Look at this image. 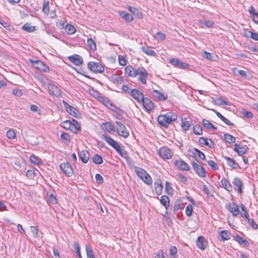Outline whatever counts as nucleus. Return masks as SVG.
Masks as SVG:
<instances>
[{"label":"nucleus","instance_id":"obj_1","mask_svg":"<svg viewBox=\"0 0 258 258\" xmlns=\"http://www.w3.org/2000/svg\"><path fill=\"white\" fill-rule=\"evenodd\" d=\"M88 69L94 73H102L104 69L102 65L98 62L89 61L87 64Z\"/></svg>","mask_w":258,"mask_h":258},{"label":"nucleus","instance_id":"obj_2","mask_svg":"<svg viewBox=\"0 0 258 258\" xmlns=\"http://www.w3.org/2000/svg\"><path fill=\"white\" fill-rule=\"evenodd\" d=\"M30 60L36 69L46 73L49 71V67L42 61L39 60H33L32 59H30Z\"/></svg>","mask_w":258,"mask_h":258},{"label":"nucleus","instance_id":"obj_3","mask_svg":"<svg viewBox=\"0 0 258 258\" xmlns=\"http://www.w3.org/2000/svg\"><path fill=\"white\" fill-rule=\"evenodd\" d=\"M191 166L195 172L199 176L202 178L206 177V171L202 166L196 163L195 161L191 162Z\"/></svg>","mask_w":258,"mask_h":258},{"label":"nucleus","instance_id":"obj_4","mask_svg":"<svg viewBox=\"0 0 258 258\" xmlns=\"http://www.w3.org/2000/svg\"><path fill=\"white\" fill-rule=\"evenodd\" d=\"M59 168L61 171L68 177L72 176L74 174L73 169L69 162L61 163Z\"/></svg>","mask_w":258,"mask_h":258},{"label":"nucleus","instance_id":"obj_5","mask_svg":"<svg viewBox=\"0 0 258 258\" xmlns=\"http://www.w3.org/2000/svg\"><path fill=\"white\" fill-rule=\"evenodd\" d=\"M115 123L117 126V132L119 136L126 138L129 136V132L126 130L125 126L121 122L115 121Z\"/></svg>","mask_w":258,"mask_h":258},{"label":"nucleus","instance_id":"obj_6","mask_svg":"<svg viewBox=\"0 0 258 258\" xmlns=\"http://www.w3.org/2000/svg\"><path fill=\"white\" fill-rule=\"evenodd\" d=\"M47 90L49 94L51 96H55L57 97L61 96V91L54 85L48 83Z\"/></svg>","mask_w":258,"mask_h":258},{"label":"nucleus","instance_id":"obj_7","mask_svg":"<svg viewBox=\"0 0 258 258\" xmlns=\"http://www.w3.org/2000/svg\"><path fill=\"white\" fill-rule=\"evenodd\" d=\"M141 102L145 110L148 113L152 111L155 107L154 103L148 98L144 97Z\"/></svg>","mask_w":258,"mask_h":258},{"label":"nucleus","instance_id":"obj_8","mask_svg":"<svg viewBox=\"0 0 258 258\" xmlns=\"http://www.w3.org/2000/svg\"><path fill=\"white\" fill-rule=\"evenodd\" d=\"M101 138L104 140L111 147L114 148L115 151L120 146L117 142L114 140L105 133L102 135Z\"/></svg>","mask_w":258,"mask_h":258},{"label":"nucleus","instance_id":"obj_9","mask_svg":"<svg viewBox=\"0 0 258 258\" xmlns=\"http://www.w3.org/2000/svg\"><path fill=\"white\" fill-rule=\"evenodd\" d=\"M130 95L139 103H141L142 99L144 97L142 92L137 89L131 90Z\"/></svg>","mask_w":258,"mask_h":258},{"label":"nucleus","instance_id":"obj_10","mask_svg":"<svg viewBox=\"0 0 258 258\" xmlns=\"http://www.w3.org/2000/svg\"><path fill=\"white\" fill-rule=\"evenodd\" d=\"M232 183L234 186V189L237 190L239 194L242 193V188L243 186V183L241 180L237 177H235Z\"/></svg>","mask_w":258,"mask_h":258},{"label":"nucleus","instance_id":"obj_11","mask_svg":"<svg viewBox=\"0 0 258 258\" xmlns=\"http://www.w3.org/2000/svg\"><path fill=\"white\" fill-rule=\"evenodd\" d=\"M159 155L164 159H169L172 157V153L169 148L163 147L159 149Z\"/></svg>","mask_w":258,"mask_h":258},{"label":"nucleus","instance_id":"obj_12","mask_svg":"<svg viewBox=\"0 0 258 258\" xmlns=\"http://www.w3.org/2000/svg\"><path fill=\"white\" fill-rule=\"evenodd\" d=\"M68 59L72 63L77 66H81L83 63L82 57L78 54H75L68 57Z\"/></svg>","mask_w":258,"mask_h":258},{"label":"nucleus","instance_id":"obj_13","mask_svg":"<svg viewBox=\"0 0 258 258\" xmlns=\"http://www.w3.org/2000/svg\"><path fill=\"white\" fill-rule=\"evenodd\" d=\"M98 94L97 100L102 103L107 107L112 105V102L106 97L103 96L100 92H97Z\"/></svg>","mask_w":258,"mask_h":258},{"label":"nucleus","instance_id":"obj_14","mask_svg":"<svg viewBox=\"0 0 258 258\" xmlns=\"http://www.w3.org/2000/svg\"><path fill=\"white\" fill-rule=\"evenodd\" d=\"M181 126L184 132L188 130L189 128L192 125V123L190 118L185 117L181 118Z\"/></svg>","mask_w":258,"mask_h":258},{"label":"nucleus","instance_id":"obj_15","mask_svg":"<svg viewBox=\"0 0 258 258\" xmlns=\"http://www.w3.org/2000/svg\"><path fill=\"white\" fill-rule=\"evenodd\" d=\"M199 142L200 144L204 145L210 148H213L215 146V143L212 140L204 137L199 138Z\"/></svg>","mask_w":258,"mask_h":258},{"label":"nucleus","instance_id":"obj_16","mask_svg":"<svg viewBox=\"0 0 258 258\" xmlns=\"http://www.w3.org/2000/svg\"><path fill=\"white\" fill-rule=\"evenodd\" d=\"M227 208L233 216H236L240 213L238 206L235 203L233 202L229 204Z\"/></svg>","mask_w":258,"mask_h":258},{"label":"nucleus","instance_id":"obj_17","mask_svg":"<svg viewBox=\"0 0 258 258\" xmlns=\"http://www.w3.org/2000/svg\"><path fill=\"white\" fill-rule=\"evenodd\" d=\"M207 241L203 236H199L196 241L197 247L200 249L204 250L206 248Z\"/></svg>","mask_w":258,"mask_h":258},{"label":"nucleus","instance_id":"obj_18","mask_svg":"<svg viewBox=\"0 0 258 258\" xmlns=\"http://www.w3.org/2000/svg\"><path fill=\"white\" fill-rule=\"evenodd\" d=\"M155 191L157 195H160L163 191V185L161 179H157L154 182Z\"/></svg>","mask_w":258,"mask_h":258},{"label":"nucleus","instance_id":"obj_19","mask_svg":"<svg viewBox=\"0 0 258 258\" xmlns=\"http://www.w3.org/2000/svg\"><path fill=\"white\" fill-rule=\"evenodd\" d=\"M223 158L226 160L227 164L232 169H237L240 168L239 164L235 160L225 156H223Z\"/></svg>","mask_w":258,"mask_h":258},{"label":"nucleus","instance_id":"obj_20","mask_svg":"<svg viewBox=\"0 0 258 258\" xmlns=\"http://www.w3.org/2000/svg\"><path fill=\"white\" fill-rule=\"evenodd\" d=\"M81 160L84 163L88 162L89 159L90 154L87 150H83L78 153Z\"/></svg>","mask_w":258,"mask_h":258},{"label":"nucleus","instance_id":"obj_21","mask_svg":"<svg viewBox=\"0 0 258 258\" xmlns=\"http://www.w3.org/2000/svg\"><path fill=\"white\" fill-rule=\"evenodd\" d=\"M136 71L137 70H135L132 66L128 65L125 68L124 73L130 77H134L137 75Z\"/></svg>","mask_w":258,"mask_h":258},{"label":"nucleus","instance_id":"obj_22","mask_svg":"<svg viewBox=\"0 0 258 258\" xmlns=\"http://www.w3.org/2000/svg\"><path fill=\"white\" fill-rule=\"evenodd\" d=\"M127 10L138 19H142L143 17L142 13L135 7L128 6Z\"/></svg>","mask_w":258,"mask_h":258},{"label":"nucleus","instance_id":"obj_23","mask_svg":"<svg viewBox=\"0 0 258 258\" xmlns=\"http://www.w3.org/2000/svg\"><path fill=\"white\" fill-rule=\"evenodd\" d=\"M221 184L223 188L228 191H232L233 187L230 182L225 178H223L221 181Z\"/></svg>","mask_w":258,"mask_h":258},{"label":"nucleus","instance_id":"obj_24","mask_svg":"<svg viewBox=\"0 0 258 258\" xmlns=\"http://www.w3.org/2000/svg\"><path fill=\"white\" fill-rule=\"evenodd\" d=\"M152 95L153 97L157 98L160 101L165 100L167 98V96L165 97L163 93L156 90H154L152 92Z\"/></svg>","mask_w":258,"mask_h":258},{"label":"nucleus","instance_id":"obj_25","mask_svg":"<svg viewBox=\"0 0 258 258\" xmlns=\"http://www.w3.org/2000/svg\"><path fill=\"white\" fill-rule=\"evenodd\" d=\"M101 127L102 128L104 131H111L113 132H115L114 126L111 122L109 121L102 123Z\"/></svg>","mask_w":258,"mask_h":258},{"label":"nucleus","instance_id":"obj_26","mask_svg":"<svg viewBox=\"0 0 258 258\" xmlns=\"http://www.w3.org/2000/svg\"><path fill=\"white\" fill-rule=\"evenodd\" d=\"M234 240L238 242L239 244L243 245L245 246H248L249 245V242L247 240L243 238L238 235H236L234 237Z\"/></svg>","mask_w":258,"mask_h":258},{"label":"nucleus","instance_id":"obj_27","mask_svg":"<svg viewBox=\"0 0 258 258\" xmlns=\"http://www.w3.org/2000/svg\"><path fill=\"white\" fill-rule=\"evenodd\" d=\"M199 23L200 27L202 28H204L205 26L207 28H212L214 25V22L210 20L200 21Z\"/></svg>","mask_w":258,"mask_h":258},{"label":"nucleus","instance_id":"obj_28","mask_svg":"<svg viewBox=\"0 0 258 258\" xmlns=\"http://www.w3.org/2000/svg\"><path fill=\"white\" fill-rule=\"evenodd\" d=\"M178 168L183 171H189L190 170L189 166L181 159L178 160Z\"/></svg>","mask_w":258,"mask_h":258},{"label":"nucleus","instance_id":"obj_29","mask_svg":"<svg viewBox=\"0 0 258 258\" xmlns=\"http://www.w3.org/2000/svg\"><path fill=\"white\" fill-rule=\"evenodd\" d=\"M71 115H72L76 118H80L81 116L79 111L75 107L72 106V108H70V110L67 111Z\"/></svg>","mask_w":258,"mask_h":258},{"label":"nucleus","instance_id":"obj_30","mask_svg":"<svg viewBox=\"0 0 258 258\" xmlns=\"http://www.w3.org/2000/svg\"><path fill=\"white\" fill-rule=\"evenodd\" d=\"M202 123L204 126L207 129H212L214 131L216 130L217 129V127L214 126L207 119H203L202 120Z\"/></svg>","mask_w":258,"mask_h":258},{"label":"nucleus","instance_id":"obj_31","mask_svg":"<svg viewBox=\"0 0 258 258\" xmlns=\"http://www.w3.org/2000/svg\"><path fill=\"white\" fill-rule=\"evenodd\" d=\"M112 80L113 83L116 84H121L124 82V79L123 77L118 76L115 75L112 76Z\"/></svg>","mask_w":258,"mask_h":258},{"label":"nucleus","instance_id":"obj_32","mask_svg":"<svg viewBox=\"0 0 258 258\" xmlns=\"http://www.w3.org/2000/svg\"><path fill=\"white\" fill-rule=\"evenodd\" d=\"M119 16L128 22H131L133 19V17L130 14L124 11L120 12Z\"/></svg>","mask_w":258,"mask_h":258},{"label":"nucleus","instance_id":"obj_33","mask_svg":"<svg viewBox=\"0 0 258 258\" xmlns=\"http://www.w3.org/2000/svg\"><path fill=\"white\" fill-rule=\"evenodd\" d=\"M64 30L68 34H73L76 31L75 27L70 24H67L64 27Z\"/></svg>","mask_w":258,"mask_h":258},{"label":"nucleus","instance_id":"obj_34","mask_svg":"<svg viewBox=\"0 0 258 258\" xmlns=\"http://www.w3.org/2000/svg\"><path fill=\"white\" fill-rule=\"evenodd\" d=\"M142 51L146 53V54L150 56H156V54L155 52L151 49L150 47L148 46H142L141 48Z\"/></svg>","mask_w":258,"mask_h":258},{"label":"nucleus","instance_id":"obj_35","mask_svg":"<svg viewBox=\"0 0 258 258\" xmlns=\"http://www.w3.org/2000/svg\"><path fill=\"white\" fill-rule=\"evenodd\" d=\"M157 121L159 124L163 127H167L168 125L166 121L165 115H160L157 117Z\"/></svg>","mask_w":258,"mask_h":258},{"label":"nucleus","instance_id":"obj_36","mask_svg":"<svg viewBox=\"0 0 258 258\" xmlns=\"http://www.w3.org/2000/svg\"><path fill=\"white\" fill-rule=\"evenodd\" d=\"M92 161L95 164H100L103 162L102 157L98 154L94 155L92 158Z\"/></svg>","mask_w":258,"mask_h":258},{"label":"nucleus","instance_id":"obj_37","mask_svg":"<svg viewBox=\"0 0 258 258\" xmlns=\"http://www.w3.org/2000/svg\"><path fill=\"white\" fill-rule=\"evenodd\" d=\"M223 137L225 141L229 144H232L235 142V138L228 133L224 134Z\"/></svg>","mask_w":258,"mask_h":258},{"label":"nucleus","instance_id":"obj_38","mask_svg":"<svg viewBox=\"0 0 258 258\" xmlns=\"http://www.w3.org/2000/svg\"><path fill=\"white\" fill-rule=\"evenodd\" d=\"M135 172L138 176L141 179H143L144 175H145L147 172L144 169L137 167H135Z\"/></svg>","mask_w":258,"mask_h":258},{"label":"nucleus","instance_id":"obj_39","mask_svg":"<svg viewBox=\"0 0 258 258\" xmlns=\"http://www.w3.org/2000/svg\"><path fill=\"white\" fill-rule=\"evenodd\" d=\"M213 102L216 105L221 106L223 105H230V103L223 100L222 98L220 97L217 98L215 100L213 101Z\"/></svg>","mask_w":258,"mask_h":258},{"label":"nucleus","instance_id":"obj_40","mask_svg":"<svg viewBox=\"0 0 258 258\" xmlns=\"http://www.w3.org/2000/svg\"><path fill=\"white\" fill-rule=\"evenodd\" d=\"M85 248L88 258H95L94 251L90 245H86Z\"/></svg>","mask_w":258,"mask_h":258},{"label":"nucleus","instance_id":"obj_41","mask_svg":"<svg viewBox=\"0 0 258 258\" xmlns=\"http://www.w3.org/2000/svg\"><path fill=\"white\" fill-rule=\"evenodd\" d=\"M71 127H70V130L75 134H77L78 131H80L81 130V126L79 123H73L71 122Z\"/></svg>","mask_w":258,"mask_h":258},{"label":"nucleus","instance_id":"obj_42","mask_svg":"<svg viewBox=\"0 0 258 258\" xmlns=\"http://www.w3.org/2000/svg\"><path fill=\"white\" fill-rule=\"evenodd\" d=\"M29 159L32 163L36 165H39L42 164L41 159L34 154L31 155Z\"/></svg>","mask_w":258,"mask_h":258},{"label":"nucleus","instance_id":"obj_43","mask_svg":"<svg viewBox=\"0 0 258 258\" xmlns=\"http://www.w3.org/2000/svg\"><path fill=\"white\" fill-rule=\"evenodd\" d=\"M137 75H139L140 77H148L149 74L147 73L146 69L143 67H140L136 71Z\"/></svg>","mask_w":258,"mask_h":258},{"label":"nucleus","instance_id":"obj_44","mask_svg":"<svg viewBox=\"0 0 258 258\" xmlns=\"http://www.w3.org/2000/svg\"><path fill=\"white\" fill-rule=\"evenodd\" d=\"M22 29L28 32H32L35 30V26H31L30 24L27 23L23 26Z\"/></svg>","mask_w":258,"mask_h":258},{"label":"nucleus","instance_id":"obj_45","mask_svg":"<svg viewBox=\"0 0 258 258\" xmlns=\"http://www.w3.org/2000/svg\"><path fill=\"white\" fill-rule=\"evenodd\" d=\"M161 203L167 209L169 206V198L167 196H162L160 199Z\"/></svg>","mask_w":258,"mask_h":258},{"label":"nucleus","instance_id":"obj_46","mask_svg":"<svg viewBox=\"0 0 258 258\" xmlns=\"http://www.w3.org/2000/svg\"><path fill=\"white\" fill-rule=\"evenodd\" d=\"M248 12L250 15V17L253 21V22L255 23L258 25V21L256 20L254 18V14L257 13V12H255L254 11V9L253 7V6H251L249 7L248 9Z\"/></svg>","mask_w":258,"mask_h":258},{"label":"nucleus","instance_id":"obj_47","mask_svg":"<svg viewBox=\"0 0 258 258\" xmlns=\"http://www.w3.org/2000/svg\"><path fill=\"white\" fill-rule=\"evenodd\" d=\"M165 190L169 195H172L173 194L174 190L171 186V183L169 181H166L165 182Z\"/></svg>","mask_w":258,"mask_h":258},{"label":"nucleus","instance_id":"obj_48","mask_svg":"<svg viewBox=\"0 0 258 258\" xmlns=\"http://www.w3.org/2000/svg\"><path fill=\"white\" fill-rule=\"evenodd\" d=\"M116 151L123 158L126 159L128 157L127 152L124 149H122L121 146H120Z\"/></svg>","mask_w":258,"mask_h":258},{"label":"nucleus","instance_id":"obj_49","mask_svg":"<svg viewBox=\"0 0 258 258\" xmlns=\"http://www.w3.org/2000/svg\"><path fill=\"white\" fill-rule=\"evenodd\" d=\"M193 132L197 135H201L203 134V128L199 124H196L193 127Z\"/></svg>","mask_w":258,"mask_h":258},{"label":"nucleus","instance_id":"obj_50","mask_svg":"<svg viewBox=\"0 0 258 258\" xmlns=\"http://www.w3.org/2000/svg\"><path fill=\"white\" fill-rule=\"evenodd\" d=\"M87 44L91 50L94 51L96 49V43L92 38L88 39Z\"/></svg>","mask_w":258,"mask_h":258},{"label":"nucleus","instance_id":"obj_51","mask_svg":"<svg viewBox=\"0 0 258 258\" xmlns=\"http://www.w3.org/2000/svg\"><path fill=\"white\" fill-rule=\"evenodd\" d=\"M164 115H165V118H166V121L167 125L171 123L173 121H175L177 118V117L176 118L175 117L174 115H173V117H172V115H170L169 113H168L165 114Z\"/></svg>","mask_w":258,"mask_h":258},{"label":"nucleus","instance_id":"obj_52","mask_svg":"<svg viewBox=\"0 0 258 258\" xmlns=\"http://www.w3.org/2000/svg\"><path fill=\"white\" fill-rule=\"evenodd\" d=\"M143 181L148 185H151L152 183V179L150 175L146 172V174L144 175Z\"/></svg>","mask_w":258,"mask_h":258},{"label":"nucleus","instance_id":"obj_53","mask_svg":"<svg viewBox=\"0 0 258 258\" xmlns=\"http://www.w3.org/2000/svg\"><path fill=\"white\" fill-rule=\"evenodd\" d=\"M220 235L222 239L223 240H227L230 239V234L227 230H222L220 232Z\"/></svg>","mask_w":258,"mask_h":258},{"label":"nucleus","instance_id":"obj_54","mask_svg":"<svg viewBox=\"0 0 258 258\" xmlns=\"http://www.w3.org/2000/svg\"><path fill=\"white\" fill-rule=\"evenodd\" d=\"M247 150L248 147L246 145L241 146L240 149L236 153L239 156H241L247 152Z\"/></svg>","mask_w":258,"mask_h":258},{"label":"nucleus","instance_id":"obj_55","mask_svg":"<svg viewBox=\"0 0 258 258\" xmlns=\"http://www.w3.org/2000/svg\"><path fill=\"white\" fill-rule=\"evenodd\" d=\"M73 247L76 250V252L79 258H82L81 254L80 246L78 242H75L73 244Z\"/></svg>","mask_w":258,"mask_h":258},{"label":"nucleus","instance_id":"obj_56","mask_svg":"<svg viewBox=\"0 0 258 258\" xmlns=\"http://www.w3.org/2000/svg\"><path fill=\"white\" fill-rule=\"evenodd\" d=\"M241 113L246 118L250 119L253 117V114L252 112L246 110L245 109H242L241 111Z\"/></svg>","mask_w":258,"mask_h":258},{"label":"nucleus","instance_id":"obj_57","mask_svg":"<svg viewBox=\"0 0 258 258\" xmlns=\"http://www.w3.org/2000/svg\"><path fill=\"white\" fill-rule=\"evenodd\" d=\"M7 137L9 139H14L16 137V134L13 130H9L7 132Z\"/></svg>","mask_w":258,"mask_h":258},{"label":"nucleus","instance_id":"obj_58","mask_svg":"<svg viewBox=\"0 0 258 258\" xmlns=\"http://www.w3.org/2000/svg\"><path fill=\"white\" fill-rule=\"evenodd\" d=\"M30 231L32 233H33V236L35 238L38 237L39 229L37 226H30Z\"/></svg>","mask_w":258,"mask_h":258},{"label":"nucleus","instance_id":"obj_59","mask_svg":"<svg viewBox=\"0 0 258 258\" xmlns=\"http://www.w3.org/2000/svg\"><path fill=\"white\" fill-rule=\"evenodd\" d=\"M193 150L195 152V153L198 154L199 159L203 160L205 159V155L203 152H202L200 150L196 148H195Z\"/></svg>","mask_w":258,"mask_h":258},{"label":"nucleus","instance_id":"obj_60","mask_svg":"<svg viewBox=\"0 0 258 258\" xmlns=\"http://www.w3.org/2000/svg\"><path fill=\"white\" fill-rule=\"evenodd\" d=\"M247 222L249 225L254 230H256L258 228V226L257 224L255 222V221L252 219L248 218L247 219Z\"/></svg>","mask_w":258,"mask_h":258},{"label":"nucleus","instance_id":"obj_61","mask_svg":"<svg viewBox=\"0 0 258 258\" xmlns=\"http://www.w3.org/2000/svg\"><path fill=\"white\" fill-rule=\"evenodd\" d=\"M154 37L157 40H163L165 39L166 36L164 33L159 32L156 34Z\"/></svg>","mask_w":258,"mask_h":258},{"label":"nucleus","instance_id":"obj_62","mask_svg":"<svg viewBox=\"0 0 258 258\" xmlns=\"http://www.w3.org/2000/svg\"><path fill=\"white\" fill-rule=\"evenodd\" d=\"M192 207L191 204H188L185 209V213L187 216L189 217L191 215L192 213Z\"/></svg>","mask_w":258,"mask_h":258},{"label":"nucleus","instance_id":"obj_63","mask_svg":"<svg viewBox=\"0 0 258 258\" xmlns=\"http://www.w3.org/2000/svg\"><path fill=\"white\" fill-rule=\"evenodd\" d=\"M189 68V64L183 62L182 61L178 60V68H181L182 69H187L188 70Z\"/></svg>","mask_w":258,"mask_h":258},{"label":"nucleus","instance_id":"obj_64","mask_svg":"<svg viewBox=\"0 0 258 258\" xmlns=\"http://www.w3.org/2000/svg\"><path fill=\"white\" fill-rule=\"evenodd\" d=\"M71 122L70 120H66L62 122V126L67 130H70L71 125Z\"/></svg>","mask_w":258,"mask_h":258}]
</instances>
